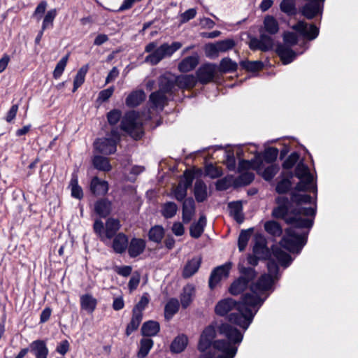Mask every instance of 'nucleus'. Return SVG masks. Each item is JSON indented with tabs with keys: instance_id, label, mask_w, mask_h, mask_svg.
Masks as SVG:
<instances>
[{
	"instance_id": "obj_1",
	"label": "nucleus",
	"mask_w": 358,
	"mask_h": 358,
	"mask_svg": "<svg viewBox=\"0 0 358 358\" xmlns=\"http://www.w3.org/2000/svg\"><path fill=\"white\" fill-rule=\"evenodd\" d=\"M291 201L297 205L292 215H288V199L279 196L276 199L278 206L273 210L272 215L275 218L284 219L286 223L291 225L285 230V234L280 242V245L291 252L299 253L305 245L307 239V233L302 229L310 228L313 223V220L302 218L301 215L314 217L315 209L312 207L301 206L302 203H311L312 197L308 194L293 192Z\"/></svg>"
},
{
	"instance_id": "obj_2",
	"label": "nucleus",
	"mask_w": 358,
	"mask_h": 358,
	"mask_svg": "<svg viewBox=\"0 0 358 358\" xmlns=\"http://www.w3.org/2000/svg\"><path fill=\"white\" fill-rule=\"evenodd\" d=\"M267 268L268 273L262 275L256 282L251 284L250 292L245 293L243 304L241 306L244 310L250 313L246 319L248 325L252 322L255 315L268 296V292L273 291V285L279 278V267L274 260L268 261Z\"/></svg>"
},
{
	"instance_id": "obj_3",
	"label": "nucleus",
	"mask_w": 358,
	"mask_h": 358,
	"mask_svg": "<svg viewBox=\"0 0 358 358\" xmlns=\"http://www.w3.org/2000/svg\"><path fill=\"white\" fill-rule=\"evenodd\" d=\"M220 335L227 340L218 339L214 343L215 349L222 352L217 358H234L238 350V345L243 341V334L236 327L228 323H222L218 327ZM199 358H214L210 353L201 355Z\"/></svg>"
},
{
	"instance_id": "obj_4",
	"label": "nucleus",
	"mask_w": 358,
	"mask_h": 358,
	"mask_svg": "<svg viewBox=\"0 0 358 358\" xmlns=\"http://www.w3.org/2000/svg\"><path fill=\"white\" fill-rule=\"evenodd\" d=\"M245 296V294L243 295L241 301L239 302H236L231 298H227L220 301L215 307V312L217 315L224 316L230 311L235 310V312L229 315V321L246 330L252 322L248 325L247 324L246 322L248 321H246V319L248 317V315L250 313L246 311V310H244L241 307L243 304Z\"/></svg>"
},
{
	"instance_id": "obj_5",
	"label": "nucleus",
	"mask_w": 358,
	"mask_h": 358,
	"mask_svg": "<svg viewBox=\"0 0 358 358\" xmlns=\"http://www.w3.org/2000/svg\"><path fill=\"white\" fill-rule=\"evenodd\" d=\"M157 42L152 41L145 47V52L150 53L145 58V62L155 66L159 64L164 58L171 57L175 52L182 47L180 42L175 41L171 45L165 43L157 47Z\"/></svg>"
},
{
	"instance_id": "obj_6",
	"label": "nucleus",
	"mask_w": 358,
	"mask_h": 358,
	"mask_svg": "<svg viewBox=\"0 0 358 358\" xmlns=\"http://www.w3.org/2000/svg\"><path fill=\"white\" fill-rule=\"evenodd\" d=\"M215 336L216 331L213 325H209L203 329L198 344V349L202 352V355L210 353L214 355V358H217L218 355H222L221 352L213 347L214 343L217 341L215 340L213 342Z\"/></svg>"
},
{
	"instance_id": "obj_7",
	"label": "nucleus",
	"mask_w": 358,
	"mask_h": 358,
	"mask_svg": "<svg viewBox=\"0 0 358 358\" xmlns=\"http://www.w3.org/2000/svg\"><path fill=\"white\" fill-rule=\"evenodd\" d=\"M121 129L136 140L142 136V124L138 121V115L135 111L127 112L124 115L121 122Z\"/></svg>"
},
{
	"instance_id": "obj_8",
	"label": "nucleus",
	"mask_w": 358,
	"mask_h": 358,
	"mask_svg": "<svg viewBox=\"0 0 358 358\" xmlns=\"http://www.w3.org/2000/svg\"><path fill=\"white\" fill-rule=\"evenodd\" d=\"M294 175L300 181L296 184L295 189L298 191H315L313 185V176L310 173L308 167L302 162L297 164Z\"/></svg>"
},
{
	"instance_id": "obj_9",
	"label": "nucleus",
	"mask_w": 358,
	"mask_h": 358,
	"mask_svg": "<svg viewBox=\"0 0 358 358\" xmlns=\"http://www.w3.org/2000/svg\"><path fill=\"white\" fill-rule=\"evenodd\" d=\"M217 71V66L215 64L207 63L201 65L196 72V80L203 85L210 83Z\"/></svg>"
},
{
	"instance_id": "obj_10",
	"label": "nucleus",
	"mask_w": 358,
	"mask_h": 358,
	"mask_svg": "<svg viewBox=\"0 0 358 358\" xmlns=\"http://www.w3.org/2000/svg\"><path fill=\"white\" fill-rule=\"evenodd\" d=\"M273 45V41L272 38L266 34H261L259 38L255 37L251 38L249 43V47L251 50H259L263 52L271 50Z\"/></svg>"
},
{
	"instance_id": "obj_11",
	"label": "nucleus",
	"mask_w": 358,
	"mask_h": 358,
	"mask_svg": "<svg viewBox=\"0 0 358 358\" xmlns=\"http://www.w3.org/2000/svg\"><path fill=\"white\" fill-rule=\"evenodd\" d=\"M308 24L304 21H299L292 27V29L299 32L304 38L312 41L316 38L319 34V29L315 24H310L308 29Z\"/></svg>"
},
{
	"instance_id": "obj_12",
	"label": "nucleus",
	"mask_w": 358,
	"mask_h": 358,
	"mask_svg": "<svg viewBox=\"0 0 358 358\" xmlns=\"http://www.w3.org/2000/svg\"><path fill=\"white\" fill-rule=\"evenodd\" d=\"M231 268V263L228 262L224 265L217 266L211 272L208 282L211 289L216 286L222 278H226L228 277Z\"/></svg>"
},
{
	"instance_id": "obj_13",
	"label": "nucleus",
	"mask_w": 358,
	"mask_h": 358,
	"mask_svg": "<svg viewBox=\"0 0 358 358\" xmlns=\"http://www.w3.org/2000/svg\"><path fill=\"white\" fill-rule=\"evenodd\" d=\"M94 145L98 152L103 155H111L117 150V144L115 141L108 137L97 139Z\"/></svg>"
},
{
	"instance_id": "obj_14",
	"label": "nucleus",
	"mask_w": 358,
	"mask_h": 358,
	"mask_svg": "<svg viewBox=\"0 0 358 358\" xmlns=\"http://www.w3.org/2000/svg\"><path fill=\"white\" fill-rule=\"evenodd\" d=\"M267 241L264 236L257 234L255 238V244L253 246V253L257 257L266 259L270 256V251L266 245Z\"/></svg>"
},
{
	"instance_id": "obj_15",
	"label": "nucleus",
	"mask_w": 358,
	"mask_h": 358,
	"mask_svg": "<svg viewBox=\"0 0 358 358\" xmlns=\"http://www.w3.org/2000/svg\"><path fill=\"white\" fill-rule=\"evenodd\" d=\"M176 86V78L175 76L169 73L162 76L159 78V90L161 92L165 94H172Z\"/></svg>"
},
{
	"instance_id": "obj_16",
	"label": "nucleus",
	"mask_w": 358,
	"mask_h": 358,
	"mask_svg": "<svg viewBox=\"0 0 358 358\" xmlns=\"http://www.w3.org/2000/svg\"><path fill=\"white\" fill-rule=\"evenodd\" d=\"M146 246L142 238H133L128 244V253L131 257H136L143 252Z\"/></svg>"
},
{
	"instance_id": "obj_17",
	"label": "nucleus",
	"mask_w": 358,
	"mask_h": 358,
	"mask_svg": "<svg viewBox=\"0 0 358 358\" xmlns=\"http://www.w3.org/2000/svg\"><path fill=\"white\" fill-rule=\"evenodd\" d=\"M112 243V248L115 252L122 254L126 251L129 244L128 236L122 232L115 236Z\"/></svg>"
},
{
	"instance_id": "obj_18",
	"label": "nucleus",
	"mask_w": 358,
	"mask_h": 358,
	"mask_svg": "<svg viewBox=\"0 0 358 358\" xmlns=\"http://www.w3.org/2000/svg\"><path fill=\"white\" fill-rule=\"evenodd\" d=\"M276 52L284 64L291 63L296 57V52L290 47L284 44H279L276 48Z\"/></svg>"
},
{
	"instance_id": "obj_19",
	"label": "nucleus",
	"mask_w": 358,
	"mask_h": 358,
	"mask_svg": "<svg viewBox=\"0 0 358 358\" xmlns=\"http://www.w3.org/2000/svg\"><path fill=\"white\" fill-rule=\"evenodd\" d=\"M195 213L194 200L189 197L185 199L182 203V219L185 224L189 223Z\"/></svg>"
},
{
	"instance_id": "obj_20",
	"label": "nucleus",
	"mask_w": 358,
	"mask_h": 358,
	"mask_svg": "<svg viewBox=\"0 0 358 358\" xmlns=\"http://www.w3.org/2000/svg\"><path fill=\"white\" fill-rule=\"evenodd\" d=\"M30 350L35 358H47L49 350L44 341L36 340L30 345Z\"/></svg>"
},
{
	"instance_id": "obj_21",
	"label": "nucleus",
	"mask_w": 358,
	"mask_h": 358,
	"mask_svg": "<svg viewBox=\"0 0 358 358\" xmlns=\"http://www.w3.org/2000/svg\"><path fill=\"white\" fill-rule=\"evenodd\" d=\"M201 264V257H196L189 260L185 264L183 271L182 276L185 278H188L195 274L199 270Z\"/></svg>"
},
{
	"instance_id": "obj_22",
	"label": "nucleus",
	"mask_w": 358,
	"mask_h": 358,
	"mask_svg": "<svg viewBox=\"0 0 358 358\" xmlns=\"http://www.w3.org/2000/svg\"><path fill=\"white\" fill-rule=\"evenodd\" d=\"M91 192L97 196L105 195L108 190V183L100 180L98 177H94L90 184Z\"/></svg>"
},
{
	"instance_id": "obj_23",
	"label": "nucleus",
	"mask_w": 358,
	"mask_h": 358,
	"mask_svg": "<svg viewBox=\"0 0 358 358\" xmlns=\"http://www.w3.org/2000/svg\"><path fill=\"white\" fill-rule=\"evenodd\" d=\"M195 295V288L194 285L188 284L182 289L180 294V303L182 308H187L192 303Z\"/></svg>"
},
{
	"instance_id": "obj_24",
	"label": "nucleus",
	"mask_w": 358,
	"mask_h": 358,
	"mask_svg": "<svg viewBox=\"0 0 358 358\" xmlns=\"http://www.w3.org/2000/svg\"><path fill=\"white\" fill-rule=\"evenodd\" d=\"M150 101L152 108L163 110L165 105L167 104L168 98L165 93L158 90L150 95Z\"/></svg>"
},
{
	"instance_id": "obj_25",
	"label": "nucleus",
	"mask_w": 358,
	"mask_h": 358,
	"mask_svg": "<svg viewBox=\"0 0 358 358\" xmlns=\"http://www.w3.org/2000/svg\"><path fill=\"white\" fill-rule=\"evenodd\" d=\"M177 87L180 89H192L196 83V78L191 74L176 76Z\"/></svg>"
},
{
	"instance_id": "obj_26",
	"label": "nucleus",
	"mask_w": 358,
	"mask_h": 358,
	"mask_svg": "<svg viewBox=\"0 0 358 358\" xmlns=\"http://www.w3.org/2000/svg\"><path fill=\"white\" fill-rule=\"evenodd\" d=\"M199 64V56L197 54L189 56L183 59L178 64V69L180 72L186 73L193 70Z\"/></svg>"
},
{
	"instance_id": "obj_27",
	"label": "nucleus",
	"mask_w": 358,
	"mask_h": 358,
	"mask_svg": "<svg viewBox=\"0 0 358 358\" xmlns=\"http://www.w3.org/2000/svg\"><path fill=\"white\" fill-rule=\"evenodd\" d=\"M121 227L120 222L117 219L108 218L106 222L105 239H111L116 236Z\"/></svg>"
},
{
	"instance_id": "obj_28",
	"label": "nucleus",
	"mask_w": 358,
	"mask_h": 358,
	"mask_svg": "<svg viewBox=\"0 0 358 358\" xmlns=\"http://www.w3.org/2000/svg\"><path fill=\"white\" fill-rule=\"evenodd\" d=\"M206 224V217L204 215H201L199 220L191 224L189 228V234L192 238H199L204 231Z\"/></svg>"
},
{
	"instance_id": "obj_29",
	"label": "nucleus",
	"mask_w": 358,
	"mask_h": 358,
	"mask_svg": "<svg viewBox=\"0 0 358 358\" xmlns=\"http://www.w3.org/2000/svg\"><path fill=\"white\" fill-rule=\"evenodd\" d=\"M145 99V94L143 90H136L130 93L126 99V105L129 107H136Z\"/></svg>"
},
{
	"instance_id": "obj_30",
	"label": "nucleus",
	"mask_w": 358,
	"mask_h": 358,
	"mask_svg": "<svg viewBox=\"0 0 358 358\" xmlns=\"http://www.w3.org/2000/svg\"><path fill=\"white\" fill-rule=\"evenodd\" d=\"M97 300L90 294H85L80 296V307L88 313H92L96 309Z\"/></svg>"
},
{
	"instance_id": "obj_31",
	"label": "nucleus",
	"mask_w": 358,
	"mask_h": 358,
	"mask_svg": "<svg viewBox=\"0 0 358 358\" xmlns=\"http://www.w3.org/2000/svg\"><path fill=\"white\" fill-rule=\"evenodd\" d=\"M160 330V325L158 322L149 320L143 323L141 327V334L144 336H156Z\"/></svg>"
},
{
	"instance_id": "obj_32",
	"label": "nucleus",
	"mask_w": 358,
	"mask_h": 358,
	"mask_svg": "<svg viewBox=\"0 0 358 358\" xmlns=\"http://www.w3.org/2000/svg\"><path fill=\"white\" fill-rule=\"evenodd\" d=\"M194 194L197 202H203L207 199V187L201 180H197L195 182Z\"/></svg>"
},
{
	"instance_id": "obj_33",
	"label": "nucleus",
	"mask_w": 358,
	"mask_h": 358,
	"mask_svg": "<svg viewBox=\"0 0 358 358\" xmlns=\"http://www.w3.org/2000/svg\"><path fill=\"white\" fill-rule=\"evenodd\" d=\"M320 10L319 2L310 1L304 5L301 13L307 19H313L320 12Z\"/></svg>"
},
{
	"instance_id": "obj_34",
	"label": "nucleus",
	"mask_w": 358,
	"mask_h": 358,
	"mask_svg": "<svg viewBox=\"0 0 358 358\" xmlns=\"http://www.w3.org/2000/svg\"><path fill=\"white\" fill-rule=\"evenodd\" d=\"M110 208L111 203L106 199L99 200L94 205L95 212L102 217H106L110 214Z\"/></svg>"
},
{
	"instance_id": "obj_35",
	"label": "nucleus",
	"mask_w": 358,
	"mask_h": 358,
	"mask_svg": "<svg viewBox=\"0 0 358 358\" xmlns=\"http://www.w3.org/2000/svg\"><path fill=\"white\" fill-rule=\"evenodd\" d=\"M263 24L265 31L271 35H274L279 31V24L272 15H266Z\"/></svg>"
},
{
	"instance_id": "obj_36",
	"label": "nucleus",
	"mask_w": 358,
	"mask_h": 358,
	"mask_svg": "<svg viewBox=\"0 0 358 358\" xmlns=\"http://www.w3.org/2000/svg\"><path fill=\"white\" fill-rule=\"evenodd\" d=\"M187 342L188 339L186 336L183 334L178 336L174 338L171 344V351L174 353H180L182 352L185 349Z\"/></svg>"
},
{
	"instance_id": "obj_37",
	"label": "nucleus",
	"mask_w": 358,
	"mask_h": 358,
	"mask_svg": "<svg viewBox=\"0 0 358 358\" xmlns=\"http://www.w3.org/2000/svg\"><path fill=\"white\" fill-rule=\"evenodd\" d=\"M230 215L238 223L243 222V206L240 201L231 202L229 203Z\"/></svg>"
},
{
	"instance_id": "obj_38",
	"label": "nucleus",
	"mask_w": 358,
	"mask_h": 358,
	"mask_svg": "<svg viewBox=\"0 0 358 358\" xmlns=\"http://www.w3.org/2000/svg\"><path fill=\"white\" fill-rule=\"evenodd\" d=\"M180 307L179 301L177 299L172 298L168 301L164 307V317L169 320L178 311Z\"/></svg>"
},
{
	"instance_id": "obj_39",
	"label": "nucleus",
	"mask_w": 358,
	"mask_h": 358,
	"mask_svg": "<svg viewBox=\"0 0 358 358\" xmlns=\"http://www.w3.org/2000/svg\"><path fill=\"white\" fill-rule=\"evenodd\" d=\"M273 256L278 259L279 263L285 266H288L292 262V258L289 254L283 251L278 247H275L272 249Z\"/></svg>"
},
{
	"instance_id": "obj_40",
	"label": "nucleus",
	"mask_w": 358,
	"mask_h": 358,
	"mask_svg": "<svg viewBox=\"0 0 358 358\" xmlns=\"http://www.w3.org/2000/svg\"><path fill=\"white\" fill-rule=\"evenodd\" d=\"M248 285V280L245 277H240L234 281L229 288V292L233 295H238L243 292Z\"/></svg>"
},
{
	"instance_id": "obj_41",
	"label": "nucleus",
	"mask_w": 358,
	"mask_h": 358,
	"mask_svg": "<svg viewBox=\"0 0 358 358\" xmlns=\"http://www.w3.org/2000/svg\"><path fill=\"white\" fill-rule=\"evenodd\" d=\"M92 164L95 169L108 172L112 169L108 158L102 156H95L92 159Z\"/></svg>"
},
{
	"instance_id": "obj_42",
	"label": "nucleus",
	"mask_w": 358,
	"mask_h": 358,
	"mask_svg": "<svg viewBox=\"0 0 358 358\" xmlns=\"http://www.w3.org/2000/svg\"><path fill=\"white\" fill-rule=\"evenodd\" d=\"M238 68L237 63L229 57L223 58L217 66V71L221 73H229L236 71Z\"/></svg>"
},
{
	"instance_id": "obj_43",
	"label": "nucleus",
	"mask_w": 358,
	"mask_h": 358,
	"mask_svg": "<svg viewBox=\"0 0 358 358\" xmlns=\"http://www.w3.org/2000/svg\"><path fill=\"white\" fill-rule=\"evenodd\" d=\"M154 344L151 338H142L140 341V348L137 356L138 358H145L149 353Z\"/></svg>"
},
{
	"instance_id": "obj_44",
	"label": "nucleus",
	"mask_w": 358,
	"mask_h": 358,
	"mask_svg": "<svg viewBox=\"0 0 358 358\" xmlns=\"http://www.w3.org/2000/svg\"><path fill=\"white\" fill-rule=\"evenodd\" d=\"M264 229L273 236H280L282 234V229L280 224L273 220L266 222Z\"/></svg>"
},
{
	"instance_id": "obj_45",
	"label": "nucleus",
	"mask_w": 358,
	"mask_h": 358,
	"mask_svg": "<svg viewBox=\"0 0 358 358\" xmlns=\"http://www.w3.org/2000/svg\"><path fill=\"white\" fill-rule=\"evenodd\" d=\"M142 320V315L132 313L131 320L126 327L125 334L127 336H130L134 331L138 329Z\"/></svg>"
},
{
	"instance_id": "obj_46",
	"label": "nucleus",
	"mask_w": 358,
	"mask_h": 358,
	"mask_svg": "<svg viewBox=\"0 0 358 358\" xmlns=\"http://www.w3.org/2000/svg\"><path fill=\"white\" fill-rule=\"evenodd\" d=\"M280 8L282 12L289 16L296 14V8L295 0H282L280 4Z\"/></svg>"
},
{
	"instance_id": "obj_47",
	"label": "nucleus",
	"mask_w": 358,
	"mask_h": 358,
	"mask_svg": "<svg viewBox=\"0 0 358 358\" xmlns=\"http://www.w3.org/2000/svg\"><path fill=\"white\" fill-rule=\"evenodd\" d=\"M178 211V206L174 202L169 201L162 205V215L165 218H172Z\"/></svg>"
},
{
	"instance_id": "obj_48",
	"label": "nucleus",
	"mask_w": 358,
	"mask_h": 358,
	"mask_svg": "<svg viewBox=\"0 0 358 358\" xmlns=\"http://www.w3.org/2000/svg\"><path fill=\"white\" fill-rule=\"evenodd\" d=\"M69 185L71 188V196L78 199H82L83 192L82 188L78 185V176L76 174L72 175Z\"/></svg>"
},
{
	"instance_id": "obj_49",
	"label": "nucleus",
	"mask_w": 358,
	"mask_h": 358,
	"mask_svg": "<svg viewBox=\"0 0 358 358\" xmlns=\"http://www.w3.org/2000/svg\"><path fill=\"white\" fill-rule=\"evenodd\" d=\"M87 71V65L83 66L78 70L73 80V92H75L83 84Z\"/></svg>"
},
{
	"instance_id": "obj_50",
	"label": "nucleus",
	"mask_w": 358,
	"mask_h": 358,
	"mask_svg": "<svg viewBox=\"0 0 358 358\" xmlns=\"http://www.w3.org/2000/svg\"><path fill=\"white\" fill-rule=\"evenodd\" d=\"M164 235V231L161 226H155L149 231V239L155 243H160Z\"/></svg>"
},
{
	"instance_id": "obj_51",
	"label": "nucleus",
	"mask_w": 358,
	"mask_h": 358,
	"mask_svg": "<svg viewBox=\"0 0 358 358\" xmlns=\"http://www.w3.org/2000/svg\"><path fill=\"white\" fill-rule=\"evenodd\" d=\"M57 15V10L56 8L49 10L43 20L42 28L43 30H45L48 28H52L53 27V22Z\"/></svg>"
},
{
	"instance_id": "obj_52",
	"label": "nucleus",
	"mask_w": 358,
	"mask_h": 358,
	"mask_svg": "<svg viewBox=\"0 0 358 358\" xmlns=\"http://www.w3.org/2000/svg\"><path fill=\"white\" fill-rule=\"evenodd\" d=\"M252 234V229L242 230L239 234L238 239V247L239 251H243L250 240Z\"/></svg>"
},
{
	"instance_id": "obj_53",
	"label": "nucleus",
	"mask_w": 358,
	"mask_h": 358,
	"mask_svg": "<svg viewBox=\"0 0 358 358\" xmlns=\"http://www.w3.org/2000/svg\"><path fill=\"white\" fill-rule=\"evenodd\" d=\"M240 65L243 69L252 72L259 71L264 66L261 61H241Z\"/></svg>"
},
{
	"instance_id": "obj_54",
	"label": "nucleus",
	"mask_w": 358,
	"mask_h": 358,
	"mask_svg": "<svg viewBox=\"0 0 358 358\" xmlns=\"http://www.w3.org/2000/svg\"><path fill=\"white\" fill-rule=\"evenodd\" d=\"M149 298L147 294H144L140 301L134 306L132 313H135L139 315L143 316V312L145 309V308L148 306L149 303Z\"/></svg>"
},
{
	"instance_id": "obj_55",
	"label": "nucleus",
	"mask_w": 358,
	"mask_h": 358,
	"mask_svg": "<svg viewBox=\"0 0 358 358\" xmlns=\"http://www.w3.org/2000/svg\"><path fill=\"white\" fill-rule=\"evenodd\" d=\"M216 43L220 52H225L228 50H232L236 45V42L232 38L219 41H217Z\"/></svg>"
},
{
	"instance_id": "obj_56",
	"label": "nucleus",
	"mask_w": 358,
	"mask_h": 358,
	"mask_svg": "<svg viewBox=\"0 0 358 358\" xmlns=\"http://www.w3.org/2000/svg\"><path fill=\"white\" fill-rule=\"evenodd\" d=\"M69 59V55L63 57L57 64L55 69L53 71V77L55 79L60 78L63 73Z\"/></svg>"
},
{
	"instance_id": "obj_57",
	"label": "nucleus",
	"mask_w": 358,
	"mask_h": 358,
	"mask_svg": "<svg viewBox=\"0 0 358 358\" xmlns=\"http://www.w3.org/2000/svg\"><path fill=\"white\" fill-rule=\"evenodd\" d=\"M278 150L275 148L271 147L265 150L264 153V159L266 162L272 163L278 157Z\"/></svg>"
},
{
	"instance_id": "obj_58",
	"label": "nucleus",
	"mask_w": 358,
	"mask_h": 358,
	"mask_svg": "<svg viewBox=\"0 0 358 358\" xmlns=\"http://www.w3.org/2000/svg\"><path fill=\"white\" fill-rule=\"evenodd\" d=\"M255 179V174L252 172L245 171L242 173L238 178H237V181L240 185H250Z\"/></svg>"
},
{
	"instance_id": "obj_59",
	"label": "nucleus",
	"mask_w": 358,
	"mask_h": 358,
	"mask_svg": "<svg viewBox=\"0 0 358 358\" xmlns=\"http://www.w3.org/2000/svg\"><path fill=\"white\" fill-rule=\"evenodd\" d=\"M292 185L289 178H284L278 182L275 190L278 194H285L287 192Z\"/></svg>"
},
{
	"instance_id": "obj_60",
	"label": "nucleus",
	"mask_w": 358,
	"mask_h": 358,
	"mask_svg": "<svg viewBox=\"0 0 358 358\" xmlns=\"http://www.w3.org/2000/svg\"><path fill=\"white\" fill-rule=\"evenodd\" d=\"M298 36L294 32L287 31L283 34V41L285 45L291 47L296 45L298 43Z\"/></svg>"
},
{
	"instance_id": "obj_61",
	"label": "nucleus",
	"mask_w": 358,
	"mask_h": 358,
	"mask_svg": "<svg viewBox=\"0 0 358 358\" xmlns=\"http://www.w3.org/2000/svg\"><path fill=\"white\" fill-rule=\"evenodd\" d=\"M122 113L120 110L113 109L108 113L107 119L110 125H115L120 120Z\"/></svg>"
},
{
	"instance_id": "obj_62",
	"label": "nucleus",
	"mask_w": 358,
	"mask_h": 358,
	"mask_svg": "<svg viewBox=\"0 0 358 358\" xmlns=\"http://www.w3.org/2000/svg\"><path fill=\"white\" fill-rule=\"evenodd\" d=\"M187 192V189L182 184L178 183L173 191L174 196L178 201H182L185 199Z\"/></svg>"
},
{
	"instance_id": "obj_63",
	"label": "nucleus",
	"mask_w": 358,
	"mask_h": 358,
	"mask_svg": "<svg viewBox=\"0 0 358 358\" xmlns=\"http://www.w3.org/2000/svg\"><path fill=\"white\" fill-rule=\"evenodd\" d=\"M299 155L297 152H294L291 153V155L284 161L282 164V167L285 169H292L295 164L299 160Z\"/></svg>"
},
{
	"instance_id": "obj_64",
	"label": "nucleus",
	"mask_w": 358,
	"mask_h": 358,
	"mask_svg": "<svg viewBox=\"0 0 358 358\" xmlns=\"http://www.w3.org/2000/svg\"><path fill=\"white\" fill-rule=\"evenodd\" d=\"M238 268L240 273L243 275L242 277H245L248 280V283L255 278L256 272L253 268H246L241 265H239Z\"/></svg>"
}]
</instances>
